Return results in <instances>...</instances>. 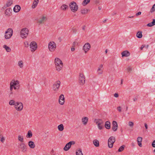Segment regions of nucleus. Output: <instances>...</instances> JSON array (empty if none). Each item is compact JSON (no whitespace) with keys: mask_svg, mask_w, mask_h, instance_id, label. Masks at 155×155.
I'll use <instances>...</instances> for the list:
<instances>
[{"mask_svg":"<svg viewBox=\"0 0 155 155\" xmlns=\"http://www.w3.org/2000/svg\"><path fill=\"white\" fill-rule=\"evenodd\" d=\"M54 64L56 70L58 71L62 70L63 67V63L62 61L59 58H56L54 60Z\"/></svg>","mask_w":155,"mask_h":155,"instance_id":"f257e3e1","label":"nucleus"},{"mask_svg":"<svg viewBox=\"0 0 155 155\" xmlns=\"http://www.w3.org/2000/svg\"><path fill=\"white\" fill-rule=\"evenodd\" d=\"M69 7L71 11L74 12H76L78 9V5H77L76 3L74 1L70 3Z\"/></svg>","mask_w":155,"mask_h":155,"instance_id":"f03ea898","label":"nucleus"},{"mask_svg":"<svg viewBox=\"0 0 155 155\" xmlns=\"http://www.w3.org/2000/svg\"><path fill=\"white\" fill-rule=\"evenodd\" d=\"M13 34V30L11 28H8L5 32V38L6 39H9L11 38Z\"/></svg>","mask_w":155,"mask_h":155,"instance_id":"7ed1b4c3","label":"nucleus"},{"mask_svg":"<svg viewBox=\"0 0 155 155\" xmlns=\"http://www.w3.org/2000/svg\"><path fill=\"white\" fill-rule=\"evenodd\" d=\"M29 33L28 29L25 28L22 29L21 31V36L22 38H26L28 36Z\"/></svg>","mask_w":155,"mask_h":155,"instance_id":"20e7f679","label":"nucleus"},{"mask_svg":"<svg viewBox=\"0 0 155 155\" xmlns=\"http://www.w3.org/2000/svg\"><path fill=\"white\" fill-rule=\"evenodd\" d=\"M79 83L81 85H83L85 83V77L83 73L79 74Z\"/></svg>","mask_w":155,"mask_h":155,"instance_id":"39448f33","label":"nucleus"},{"mask_svg":"<svg viewBox=\"0 0 155 155\" xmlns=\"http://www.w3.org/2000/svg\"><path fill=\"white\" fill-rule=\"evenodd\" d=\"M115 141V137L113 136H111L109 137L108 140V147L110 148H112L113 147L114 143Z\"/></svg>","mask_w":155,"mask_h":155,"instance_id":"423d86ee","label":"nucleus"},{"mask_svg":"<svg viewBox=\"0 0 155 155\" xmlns=\"http://www.w3.org/2000/svg\"><path fill=\"white\" fill-rule=\"evenodd\" d=\"M48 45L49 49L51 52L54 51L56 47V44L54 41L50 42Z\"/></svg>","mask_w":155,"mask_h":155,"instance_id":"0eeeda50","label":"nucleus"},{"mask_svg":"<svg viewBox=\"0 0 155 155\" xmlns=\"http://www.w3.org/2000/svg\"><path fill=\"white\" fill-rule=\"evenodd\" d=\"M96 124H97L98 129L99 130H101L104 128V122L101 119H99L97 120H95Z\"/></svg>","mask_w":155,"mask_h":155,"instance_id":"6e6552de","label":"nucleus"},{"mask_svg":"<svg viewBox=\"0 0 155 155\" xmlns=\"http://www.w3.org/2000/svg\"><path fill=\"white\" fill-rule=\"evenodd\" d=\"M15 108L18 111L21 110L23 108V104L20 102H17L15 106Z\"/></svg>","mask_w":155,"mask_h":155,"instance_id":"1a4fd4ad","label":"nucleus"},{"mask_svg":"<svg viewBox=\"0 0 155 155\" xmlns=\"http://www.w3.org/2000/svg\"><path fill=\"white\" fill-rule=\"evenodd\" d=\"M30 48L31 49V51L32 52H34L36 50L37 48V45L36 42L32 41L31 42L30 45Z\"/></svg>","mask_w":155,"mask_h":155,"instance_id":"9d476101","label":"nucleus"},{"mask_svg":"<svg viewBox=\"0 0 155 155\" xmlns=\"http://www.w3.org/2000/svg\"><path fill=\"white\" fill-rule=\"evenodd\" d=\"M61 82L60 81H56L53 84V89L54 91H57L59 89Z\"/></svg>","mask_w":155,"mask_h":155,"instance_id":"9b49d317","label":"nucleus"},{"mask_svg":"<svg viewBox=\"0 0 155 155\" xmlns=\"http://www.w3.org/2000/svg\"><path fill=\"white\" fill-rule=\"evenodd\" d=\"M91 47V45L89 43H87L84 45L83 47V49L85 53H86L90 49Z\"/></svg>","mask_w":155,"mask_h":155,"instance_id":"f8f14e48","label":"nucleus"},{"mask_svg":"<svg viewBox=\"0 0 155 155\" xmlns=\"http://www.w3.org/2000/svg\"><path fill=\"white\" fill-rule=\"evenodd\" d=\"M74 141H70L67 143L64 148V150L65 151L68 150L71 147L72 144H74Z\"/></svg>","mask_w":155,"mask_h":155,"instance_id":"ddd939ff","label":"nucleus"},{"mask_svg":"<svg viewBox=\"0 0 155 155\" xmlns=\"http://www.w3.org/2000/svg\"><path fill=\"white\" fill-rule=\"evenodd\" d=\"M59 103L61 105H63L64 102V95L63 94H61L59 96Z\"/></svg>","mask_w":155,"mask_h":155,"instance_id":"4468645a","label":"nucleus"},{"mask_svg":"<svg viewBox=\"0 0 155 155\" xmlns=\"http://www.w3.org/2000/svg\"><path fill=\"white\" fill-rule=\"evenodd\" d=\"M113 126L112 127V130L114 131H116L117 130L118 127L117 123L116 121H113L112 122Z\"/></svg>","mask_w":155,"mask_h":155,"instance_id":"2eb2a0df","label":"nucleus"},{"mask_svg":"<svg viewBox=\"0 0 155 155\" xmlns=\"http://www.w3.org/2000/svg\"><path fill=\"white\" fill-rule=\"evenodd\" d=\"M20 148L22 152H25L26 151V147L25 145L23 143H20L19 145Z\"/></svg>","mask_w":155,"mask_h":155,"instance_id":"dca6fc26","label":"nucleus"},{"mask_svg":"<svg viewBox=\"0 0 155 155\" xmlns=\"http://www.w3.org/2000/svg\"><path fill=\"white\" fill-rule=\"evenodd\" d=\"M97 71L98 74H103V64H101L98 67Z\"/></svg>","mask_w":155,"mask_h":155,"instance_id":"f3484780","label":"nucleus"},{"mask_svg":"<svg viewBox=\"0 0 155 155\" xmlns=\"http://www.w3.org/2000/svg\"><path fill=\"white\" fill-rule=\"evenodd\" d=\"M122 57H127L130 55V53L127 51H123L121 53Z\"/></svg>","mask_w":155,"mask_h":155,"instance_id":"a211bd4d","label":"nucleus"},{"mask_svg":"<svg viewBox=\"0 0 155 155\" xmlns=\"http://www.w3.org/2000/svg\"><path fill=\"white\" fill-rule=\"evenodd\" d=\"M142 140V138L141 137H138L137 138V141L138 143V145L140 147H142V144L141 143V142Z\"/></svg>","mask_w":155,"mask_h":155,"instance_id":"6ab92c4d","label":"nucleus"},{"mask_svg":"<svg viewBox=\"0 0 155 155\" xmlns=\"http://www.w3.org/2000/svg\"><path fill=\"white\" fill-rule=\"evenodd\" d=\"M2 131L0 130V140L2 143H4L5 141V138L2 135Z\"/></svg>","mask_w":155,"mask_h":155,"instance_id":"aec40b11","label":"nucleus"},{"mask_svg":"<svg viewBox=\"0 0 155 155\" xmlns=\"http://www.w3.org/2000/svg\"><path fill=\"white\" fill-rule=\"evenodd\" d=\"M12 11V8H9L6 9L5 12V14L9 16L11 13V12Z\"/></svg>","mask_w":155,"mask_h":155,"instance_id":"412c9836","label":"nucleus"},{"mask_svg":"<svg viewBox=\"0 0 155 155\" xmlns=\"http://www.w3.org/2000/svg\"><path fill=\"white\" fill-rule=\"evenodd\" d=\"M21 7L19 5H15L14 8V11L15 12H18L20 10Z\"/></svg>","mask_w":155,"mask_h":155,"instance_id":"4be33fe9","label":"nucleus"},{"mask_svg":"<svg viewBox=\"0 0 155 155\" xmlns=\"http://www.w3.org/2000/svg\"><path fill=\"white\" fill-rule=\"evenodd\" d=\"M29 147L31 148H34L35 147V145L33 142L30 141L28 143Z\"/></svg>","mask_w":155,"mask_h":155,"instance_id":"5701e85b","label":"nucleus"},{"mask_svg":"<svg viewBox=\"0 0 155 155\" xmlns=\"http://www.w3.org/2000/svg\"><path fill=\"white\" fill-rule=\"evenodd\" d=\"M88 121V118L87 117H84L82 119V121L83 124L86 125Z\"/></svg>","mask_w":155,"mask_h":155,"instance_id":"b1692460","label":"nucleus"},{"mask_svg":"<svg viewBox=\"0 0 155 155\" xmlns=\"http://www.w3.org/2000/svg\"><path fill=\"white\" fill-rule=\"evenodd\" d=\"M105 127L107 129H109L110 128V123L109 121L106 122L105 124Z\"/></svg>","mask_w":155,"mask_h":155,"instance_id":"393cba45","label":"nucleus"},{"mask_svg":"<svg viewBox=\"0 0 155 155\" xmlns=\"http://www.w3.org/2000/svg\"><path fill=\"white\" fill-rule=\"evenodd\" d=\"M12 84V85H13V86H15L19 84L18 81H16L14 80H12L10 83V84Z\"/></svg>","mask_w":155,"mask_h":155,"instance_id":"a878e982","label":"nucleus"},{"mask_svg":"<svg viewBox=\"0 0 155 155\" xmlns=\"http://www.w3.org/2000/svg\"><path fill=\"white\" fill-rule=\"evenodd\" d=\"M39 0H34L32 6V8H34L37 6Z\"/></svg>","mask_w":155,"mask_h":155,"instance_id":"bb28decb","label":"nucleus"},{"mask_svg":"<svg viewBox=\"0 0 155 155\" xmlns=\"http://www.w3.org/2000/svg\"><path fill=\"white\" fill-rule=\"evenodd\" d=\"M47 20V18L46 17L43 16L39 20V22L41 24L44 23L45 21Z\"/></svg>","mask_w":155,"mask_h":155,"instance_id":"cd10ccee","label":"nucleus"},{"mask_svg":"<svg viewBox=\"0 0 155 155\" xmlns=\"http://www.w3.org/2000/svg\"><path fill=\"white\" fill-rule=\"evenodd\" d=\"M155 25V19H153L152 22L148 24L147 26L148 27H152Z\"/></svg>","mask_w":155,"mask_h":155,"instance_id":"c85d7f7f","label":"nucleus"},{"mask_svg":"<svg viewBox=\"0 0 155 155\" xmlns=\"http://www.w3.org/2000/svg\"><path fill=\"white\" fill-rule=\"evenodd\" d=\"M142 32L141 31H138L137 32L136 35L137 37L139 38H141L142 37Z\"/></svg>","mask_w":155,"mask_h":155,"instance_id":"c756f323","label":"nucleus"},{"mask_svg":"<svg viewBox=\"0 0 155 155\" xmlns=\"http://www.w3.org/2000/svg\"><path fill=\"white\" fill-rule=\"evenodd\" d=\"M32 136V134L31 130L28 131L26 137L27 138H31Z\"/></svg>","mask_w":155,"mask_h":155,"instance_id":"7c9ffc66","label":"nucleus"},{"mask_svg":"<svg viewBox=\"0 0 155 155\" xmlns=\"http://www.w3.org/2000/svg\"><path fill=\"white\" fill-rule=\"evenodd\" d=\"M94 145L96 147H98L99 146V141L97 140H94L93 141Z\"/></svg>","mask_w":155,"mask_h":155,"instance_id":"2f4dec72","label":"nucleus"},{"mask_svg":"<svg viewBox=\"0 0 155 155\" xmlns=\"http://www.w3.org/2000/svg\"><path fill=\"white\" fill-rule=\"evenodd\" d=\"M64 126L63 124H61L58 126V129L60 131H62L64 130Z\"/></svg>","mask_w":155,"mask_h":155,"instance_id":"473e14b6","label":"nucleus"},{"mask_svg":"<svg viewBox=\"0 0 155 155\" xmlns=\"http://www.w3.org/2000/svg\"><path fill=\"white\" fill-rule=\"evenodd\" d=\"M76 155H83L81 149L77 150L76 152Z\"/></svg>","mask_w":155,"mask_h":155,"instance_id":"72a5a7b5","label":"nucleus"},{"mask_svg":"<svg viewBox=\"0 0 155 155\" xmlns=\"http://www.w3.org/2000/svg\"><path fill=\"white\" fill-rule=\"evenodd\" d=\"M68 8V6L65 4L63 5L61 7V9L63 10H65Z\"/></svg>","mask_w":155,"mask_h":155,"instance_id":"f704fd0d","label":"nucleus"},{"mask_svg":"<svg viewBox=\"0 0 155 155\" xmlns=\"http://www.w3.org/2000/svg\"><path fill=\"white\" fill-rule=\"evenodd\" d=\"M3 48L5 49L7 52H9L11 51V50L10 48L9 47L7 46L6 45H3Z\"/></svg>","mask_w":155,"mask_h":155,"instance_id":"c9c22d12","label":"nucleus"},{"mask_svg":"<svg viewBox=\"0 0 155 155\" xmlns=\"http://www.w3.org/2000/svg\"><path fill=\"white\" fill-rule=\"evenodd\" d=\"M18 140L20 141L21 143H23L24 142L23 137V136H21V135H18Z\"/></svg>","mask_w":155,"mask_h":155,"instance_id":"e433bc0d","label":"nucleus"},{"mask_svg":"<svg viewBox=\"0 0 155 155\" xmlns=\"http://www.w3.org/2000/svg\"><path fill=\"white\" fill-rule=\"evenodd\" d=\"M90 0H84L82 4L84 6H85L90 2Z\"/></svg>","mask_w":155,"mask_h":155,"instance_id":"4c0bfd02","label":"nucleus"},{"mask_svg":"<svg viewBox=\"0 0 155 155\" xmlns=\"http://www.w3.org/2000/svg\"><path fill=\"white\" fill-rule=\"evenodd\" d=\"M88 10L86 8H84L81 11V13L82 14H85L87 13Z\"/></svg>","mask_w":155,"mask_h":155,"instance_id":"58836bf2","label":"nucleus"},{"mask_svg":"<svg viewBox=\"0 0 155 155\" xmlns=\"http://www.w3.org/2000/svg\"><path fill=\"white\" fill-rule=\"evenodd\" d=\"M125 147V145H124L120 147L118 150V152H121L123 151L124 150Z\"/></svg>","mask_w":155,"mask_h":155,"instance_id":"ea45409f","label":"nucleus"},{"mask_svg":"<svg viewBox=\"0 0 155 155\" xmlns=\"http://www.w3.org/2000/svg\"><path fill=\"white\" fill-rule=\"evenodd\" d=\"M9 104L11 105H14L15 106V104H16V103L14 100H12L9 101Z\"/></svg>","mask_w":155,"mask_h":155,"instance_id":"a19ab883","label":"nucleus"},{"mask_svg":"<svg viewBox=\"0 0 155 155\" xmlns=\"http://www.w3.org/2000/svg\"><path fill=\"white\" fill-rule=\"evenodd\" d=\"M13 1L12 0H8L6 4L7 7H9L12 4Z\"/></svg>","mask_w":155,"mask_h":155,"instance_id":"79ce46f5","label":"nucleus"},{"mask_svg":"<svg viewBox=\"0 0 155 155\" xmlns=\"http://www.w3.org/2000/svg\"><path fill=\"white\" fill-rule=\"evenodd\" d=\"M18 64L20 68H22L23 66V61H19L18 62Z\"/></svg>","mask_w":155,"mask_h":155,"instance_id":"37998d69","label":"nucleus"},{"mask_svg":"<svg viewBox=\"0 0 155 155\" xmlns=\"http://www.w3.org/2000/svg\"><path fill=\"white\" fill-rule=\"evenodd\" d=\"M154 11H155V4L153 6L150 10V12L151 13H152Z\"/></svg>","mask_w":155,"mask_h":155,"instance_id":"c03bdc74","label":"nucleus"},{"mask_svg":"<svg viewBox=\"0 0 155 155\" xmlns=\"http://www.w3.org/2000/svg\"><path fill=\"white\" fill-rule=\"evenodd\" d=\"M128 125L131 127H133L134 125L133 122L131 121H129L128 122Z\"/></svg>","mask_w":155,"mask_h":155,"instance_id":"a18cd8bd","label":"nucleus"},{"mask_svg":"<svg viewBox=\"0 0 155 155\" xmlns=\"http://www.w3.org/2000/svg\"><path fill=\"white\" fill-rule=\"evenodd\" d=\"M13 85H12L11 84H10V90L11 91H12L13 89ZM11 94H12V92H11Z\"/></svg>","mask_w":155,"mask_h":155,"instance_id":"49530a36","label":"nucleus"},{"mask_svg":"<svg viewBox=\"0 0 155 155\" xmlns=\"http://www.w3.org/2000/svg\"><path fill=\"white\" fill-rule=\"evenodd\" d=\"M117 109L119 112H120L121 111V107L120 106H119L117 107Z\"/></svg>","mask_w":155,"mask_h":155,"instance_id":"de8ad7c7","label":"nucleus"},{"mask_svg":"<svg viewBox=\"0 0 155 155\" xmlns=\"http://www.w3.org/2000/svg\"><path fill=\"white\" fill-rule=\"evenodd\" d=\"M78 43L77 42H76V41H74L72 44V46L73 47H74L76 45H78Z\"/></svg>","mask_w":155,"mask_h":155,"instance_id":"09e8293b","label":"nucleus"},{"mask_svg":"<svg viewBox=\"0 0 155 155\" xmlns=\"http://www.w3.org/2000/svg\"><path fill=\"white\" fill-rule=\"evenodd\" d=\"M24 44L25 47H28L29 46V44L27 41L24 42Z\"/></svg>","mask_w":155,"mask_h":155,"instance_id":"8fccbe9b","label":"nucleus"},{"mask_svg":"<svg viewBox=\"0 0 155 155\" xmlns=\"http://www.w3.org/2000/svg\"><path fill=\"white\" fill-rule=\"evenodd\" d=\"M152 146L153 147H155V140H154L152 143Z\"/></svg>","mask_w":155,"mask_h":155,"instance_id":"3c124183","label":"nucleus"},{"mask_svg":"<svg viewBox=\"0 0 155 155\" xmlns=\"http://www.w3.org/2000/svg\"><path fill=\"white\" fill-rule=\"evenodd\" d=\"M141 12H139L136 14V15L137 16L139 15H141Z\"/></svg>","mask_w":155,"mask_h":155,"instance_id":"603ef678","label":"nucleus"},{"mask_svg":"<svg viewBox=\"0 0 155 155\" xmlns=\"http://www.w3.org/2000/svg\"><path fill=\"white\" fill-rule=\"evenodd\" d=\"M114 96L115 97H117L119 96V95L117 93H116L114 94Z\"/></svg>","mask_w":155,"mask_h":155,"instance_id":"864d4df0","label":"nucleus"},{"mask_svg":"<svg viewBox=\"0 0 155 155\" xmlns=\"http://www.w3.org/2000/svg\"><path fill=\"white\" fill-rule=\"evenodd\" d=\"M132 69L130 68H127V70L128 72H130L132 71Z\"/></svg>","mask_w":155,"mask_h":155,"instance_id":"5fc2aeb1","label":"nucleus"},{"mask_svg":"<svg viewBox=\"0 0 155 155\" xmlns=\"http://www.w3.org/2000/svg\"><path fill=\"white\" fill-rule=\"evenodd\" d=\"M75 50V48L74 47H73V46L71 48V51H74Z\"/></svg>","mask_w":155,"mask_h":155,"instance_id":"6e6d98bb","label":"nucleus"},{"mask_svg":"<svg viewBox=\"0 0 155 155\" xmlns=\"http://www.w3.org/2000/svg\"><path fill=\"white\" fill-rule=\"evenodd\" d=\"M144 126L145 127L146 129H147L148 128V126L147 124L146 123H145L144 124Z\"/></svg>","mask_w":155,"mask_h":155,"instance_id":"4d7b16f0","label":"nucleus"},{"mask_svg":"<svg viewBox=\"0 0 155 155\" xmlns=\"http://www.w3.org/2000/svg\"><path fill=\"white\" fill-rule=\"evenodd\" d=\"M144 47V46H143V45H142L141 46V48H140V49L141 50H143V48Z\"/></svg>","mask_w":155,"mask_h":155,"instance_id":"13d9d810","label":"nucleus"},{"mask_svg":"<svg viewBox=\"0 0 155 155\" xmlns=\"http://www.w3.org/2000/svg\"><path fill=\"white\" fill-rule=\"evenodd\" d=\"M133 100L134 101H135L137 100V98H134Z\"/></svg>","mask_w":155,"mask_h":155,"instance_id":"bf43d9fd","label":"nucleus"},{"mask_svg":"<svg viewBox=\"0 0 155 155\" xmlns=\"http://www.w3.org/2000/svg\"><path fill=\"white\" fill-rule=\"evenodd\" d=\"M74 32H75L76 31V30L74 29H72Z\"/></svg>","mask_w":155,"mask_h":155,"instance_id":"052dcab7","label":"nucleus"},{"mask_svg":"<svg viewBox=\"0 0 155 155\" xmlns=\"http://www.w3.org/2000/svg\"><path fill=\"white\" fill-rule=\"evenodd\" d=\"M58 39L61 42V37H59L58 38Z\"/></svg>","mask_w":155,"mask_h":155,"instance_id":"680f3d73","label":"nucleus"},{"mask_svg":"<svg viewBox=\"0 0 155 155\" xmlns=\"http://www.w3.org/2000/svg\"><path fill=\"white\" fill-rule=\"evenodd\" d=\"M98 9H99V10H101V7H98Z\"/></svg>","mask_w":155,"mask_h":155,"instance_id":"e2e57ef3","label":"nucleus"},{"mask_svg":"<svg viewBox=\"0 0 155 155\" xmlns=\"http://www.w3.org/2000/svg\"><path fill=\"white\" fill-rule=\"evenodd\" d=\"M134 17V16H128V18H133Z\"/></svg>","mask_w":155,"mask_h":155,"instance_id":"0e129e2a","label":"nucleus"},{"mask_svg":"<svg viewBox=\"0 0 155 155\" xmlns=\"http://www.w3.org/2000/svg\"><path fill=\"white\" fill-rule=\"evenodd\" d=\"M107 21V19H105L104 21H103V22L104 23H105Z\"/></svg>","mask_w":155,"mask_h":155,"instance_id":"69168bd1","label":"nucleus"},{"mask_svg":"<svg viewBox=\"0 0 155 155\" xmlns=\"http://www.w3.org/2000/svg\"><path fill=\"white\" fill-rule=\"evenodd\" d=\"M82 29L83 30H84L85 29V26H84L83 27Z\"/></svg>","mask_w":155,"mask_h":155,"instance_id":"338daca9","label":"nucleus"},{"mask_svg":"<svg viewBox=\"0 0 155 155\" xmlns=\"http://www.w3.org/2000/svg\"><path fill=\"white\" fill-rule=\"evenodd\" d=\"M123 79H121V84H122L123 83Z\"/></svg>","mask_w":155,"mask_h":155,"instance_id":"774afa93","label":"nucleus"}]
</instances>
